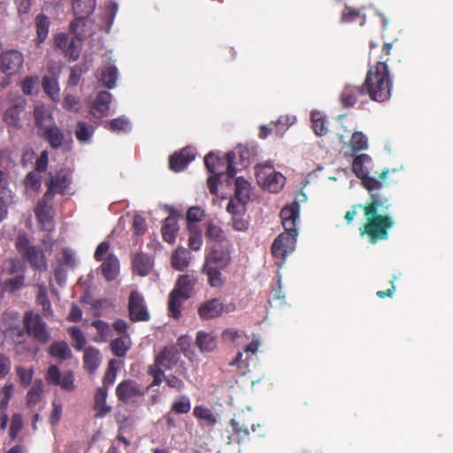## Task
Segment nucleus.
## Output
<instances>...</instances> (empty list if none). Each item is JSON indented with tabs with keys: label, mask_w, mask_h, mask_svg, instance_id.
Here are the masks:
<instances>
[{
	"label": "nucleus",
	"mask_w": 453,
	"mask_h": 453,
	"mask_svg": "<svg viewBox=\"0 0 453 453\" xmlns=\"http://www.w3.org/2000/svg\"><path fill=\"white\" fill-rule=\"evenodd\" d=\"M234 159L235 154L232 151L226 154V159L219 158L212 152L204 157L206 168L211 173L214 174L213 176H210L207 180L208 188L211 194L217 193V177H219L224 171H226V175L230 178L235 175L236 171L234 166Z\"/></svg>",
	"instance_id": "obj_5"
},
{
	"label": "nucleus",
	"mask_w": 453,
	"mask_h": 453,
	"mask_svg": "<svg viewBox=\"0 0 453 453\" xmlns=\"http://www.w3.org/2000/svg\"><path fill=\"white\" fill-rule=\"evenodd\" d=\"M46 380L49 384L59 385L63 389L72 390L73 388V374L70 371L60 372L57 365H50L46 374Z\"/></svg>",
	"instance_id": "obj_18"
},
{
	"label": "nucleus",
	"mask_w": 453,
	"mask_h": 453,
	"mask_svg": "<svg viewBox=\"0 0 453 453\" xmlns=\"http://www.w3.org/2000/svg\"><path fill=\"white\" fill-rule=\"evenodd\" d=\"M42 87L47 95L53 100H59V88L56 78L45 76L42 80Z\"/></svg>",
	"instance_id": "obj_44"
},
{
	"label": "nucleus",
	"mask_w": 453,
	"mask_h": 453,
	"mask_svg": "<svg viewBox=\"0 0 453 453\" xmlns=\"http://www.w3.org/2000/svg\"><path fill=\"white\" fill-rule=\"evenodd\" d=\"M83 362L85 369L93 373L100 366L102 357L100 351L94 348L88 347L84 350Z\"/></svg>",
	"instance_id": "obj_27"
},
{
	"label": "nucleus",
	"mask_w": 453,
	"mask_h": 453,
	"mask_svg": "<svg viewBox=\"0 0 453 453\" xmlns=\"http://www.w3.org/2000/svg\"><path fill=\"white\" fill-rule=\"evenodd\" d=\"M129 316L133 321H148L150 313L148 311L144 298L142 294L133 290L128 301Z\"/></svg>",
	"instance_id": "obj_15"
},
{
	"label": "nucleus",
	"mask_w": 453,
	"mask_h": 453,
	"mask_svg": "<svg viewBox=\"0 0 453 453\" xmlns=\"http://www.w3.org/2000/svg\"><path fill=\"white\" fill-rule=\"evenodd\" d=\"M43 383L41 380H35L27 395V403L28 407L36 405L42 397Z\"/></svg>",
	"instance_id": "obj_39"
},
{
	"label": "nucleus",
	"mask_w": 453,
	"mask_h": 453,
	"mask_svg": "<svg viewBox=\"0 0 453 453\" xmlns=\"http://www.w3.org/2000/svg\"><path fill=\"white\" fill-rule=\"evenodd\" d=\"M179 230L177 219L173 215L168 216L162 226V236L164 241L168 243H173L175 241L176 234Z\"/></svg>",
	"instance_id": "obj_28"
},
{
	"label": "nucleus",
	"mask_w": 453,
	"mask_h": 453,
	"mask_svg": "<svg viewBox=\"0 0 453 453\" xmlns=\"http://www.w3.org/2000/svg\"><path fill=\"white\" fill-rule=\"evenodd\" d=\"M14 392L12 384H6L0 390V428L5 430L8 423V416L5 413L10 399Z\"/></svg>",
	"instance_id": "obj_24"
},
{
	"label": "nucleus",
	"mask_w": 453,
	"mask_h": 453,
	"mask_svg": "<svg viewBox=\"0 0 453 453\" xmlns=\"http://www.w3.org/2000/svg\"><path fill=\"white\" fill-rule=\"evenodd\" d=\"M142 395H143V391L140 385L131 380H123L116 388L117 397L124 403L134 402L136 397Z\"/></svg>",
	"instance_id": "obj_19"
},
{
	"label": "nucleus",
	"mask_w": 453,
	"mask_h": 453,
	"mask_svg": "<svg viewBox=\"0 0 453 453\" xmlns=\"http://www.w3.org/2000/svg\"><path fill=\"white\" fill-rule=\"evenodd\" d=\"M92 326L96 329L97 334L94 341L97 342H106L111 336V328L109 324L103 320H95Z\"/></svg>",
	"instance_id": "obj_42"
},
{
	"label": "nucleus",
	"mask_w": 453,
	"mask_h": 453,
	"mask_svg": "<svg viewBox=\"0 0 453 453\" xmlns=\"http://www.w3.org/2000/svg\"><path fill=\"white\" fill-rule=\"evenodd\" d=\"M13 195L0 194V222L7 218L8 208L13 203Z\"/></svg>",
	"instance_id": "obj_56"
},
{
	"label": "nucleus",
	"mask_w": 453,
	"mask_h": 453,
	"mask_svg": "<svg viewBox=\"0 0 453 453\" xmlns=\"http://www.w3.org/2000/svg\"><path fill=\"white\" fill-rule=\"evenodd\" d=\"M191 409L190 399L187 395L179 396L173 403L172 410L178 414H186Z\"/></svg>",
	"instance_id": "obj_52"
},
{
	"label": "nucleus",
	"mask_w": 453,
	"mask_h": 453,
	"mask_svg": "<svg viewBox=\"0 0 453 453\" xmlns=\"http://www.w3.org/2000/svg\"><path fill=\"white\" fill-rule=\"evenodd\" d=\"M196 343L202 351L206 352L212 351L217 346L215 336L204 332H198L196 335Z\"/></svg>",
	"instance_id": "obj_37"
},
{
	"label": "nucleus",
	"mask_w": 453,
	"mask_h": 453,
	"mask_svg": "<svg viewBox=\"0 0 453 453\" xmlns=\"http://www.w3.org/2000/svg\"><path fill=\"white\" fill-rule=\"evenodd\" d=\"M17 374L19 376L20 383L24 387H27L31 383L32 378H33V371L31 369H26L24 367H18Z\"/></svg>",
	"instance_id": "obj_61"
},
{
	"label": "nucleus",
	"mask_w": 453,
	"mask_h": 453,
	"mask_svg": "<svg viewBox=\"0 0 453 453\" xmlns=\"http://www.w3.org/2000/svg\"><path fill=\"white\" fill-rule=\"evenodd\" d=\"M95 128L91 125L80 121L77 123L75 129V136L81 143H88L91 141Z\"/></svg>",
	"instance_id": "obj_40"
},
{
	"label": "nucleus",
	"mask_w": 453,
	"mask_h": 453,
	"mask_svg": "<svg viewBox=\"0 0 453 453\" xmlns=\"http://www.w3.org/2000/svg\"><path fill=\"white\" fill-rule=\"evenodd\" d=\"M25 186L27 188V192L35 193L39 191L41 188V180L40 176L37 172L29 173L25 178Z\"/></svg>",
	"instance_id": "obj_53"
},
{
	"label": "nucleus",
	"mask_w": 453,
	"mask_h": 453,
	"mask_svg": "<svg viewBox=\"0 0 453 453\" xmlns=\"http://www.w3.org/2000/svg\"><path fill=\"white\" fill-rule=\"evenodd\" d=\"M311 121L312 123V128L317 135L322 136L326 134V120L321 112L312 111L311 113Z\"/></svg>",
	"instance_id": "obj_43"
},
{
	"label": "nucleus",
	"mask_w": 453,
	"mask_h": 453,
	"mask_svg": "<svg viewBox=\"0 0 453 453\" xmlns=\"http://www.w3.org/2000/svg\"><path fill=\"white\" fill-rule=\"evenodd\" d=\"M343 107H352L356 104L366 102V91L363 86H353L347 84L340 96Z\"/></svg>",
	"instance_id": "obj_17"
},
{
	"label": "nucleus",
	"mask_w": 453,
	"mask_h": 453,
	"mask_svg": "<svg viewBox=\"0 0 453 453\" xmlns=\"http://www.w3.org/2000/svg\"><path fill=\"white\" fill-rule=\"evenodd\" d=\"M117 77V68L113 65H109L102 71L99 81L106 88H112L116 85Z\"/></svg>",
	"instance_id": "obj_41"
},
{
	"label": "nucleus",
	"mask_w": 453,
	"mask_h": 453,
	"mask_svg": "<svg viewBox=\"0 0 453 453\" xmlns=\"http://www.w3.org/2000/svg\"><path fill=\"white\" fill-rule=\"evenodd\" d=\"M364 86L372 100L384 102L390 98L392 80L385 62H378L368 71Z\"/></svg>",
	"instance_id": "obj_3"
},
{
	"label": "nucleus",
	"mask_w": 453,
	"mask_h": 453,
	"mask_svg": "<svg viewBox=\"0 0 453 453\" xmlns=\"http://www.w3.org/2000/svg\"><path fill=\"white\" fill-rule=\"evenodd\" d=\"M10 177L9 173L0 170V194L2 195H13L9 188Z\"/></svg>",
	"instance_id": "obj_62"
},
{
	"label": "nucleus",
	"mask_w": 453,
	"mask_h": 453,
	"mask_svg": "<svg viewBox=\"0 0 453 453\" xmlns=\"http://www.w3.org/2000/svg\"><path fill=\"white\" fill-rule=\"evenodd\" d=\"M68 333L73 342L74 349L77 350L83 349L87 343V340L81 330L77 326H71L68 329Z\"/></svg>",
	"instance_id": "obj_50"
},
{
	"label": "nucleus",
	"mask_w": 453,
	"mask_h": 453,
	"mask_svg": "<svg viewBox=\"0 0 453 453\" xmlns=\"http://www.w3.org/2000/svg\"><path fill=\"white\" fill-rule=\"evenodd\" d=\"M48 199L43 197L40 200L35 208V215L38 221L42 224L43 227L50 230L51 227V216H50V206L47 204Z\"/></svg>",
	"instance_id": "obj_29"
},
{
	"label": "nucleus",
	"mask_w": 453,
	"mask_h": 453,
	"mask_svg": "<svg viewBox=\"0 0 453 453\" xmlns=\"http://www.w3.org/2000/svg\"><path fill=\"white\" fill-rule=\"evenodd\" d=\"M111 94L107 91H100L92 105L91 113L97 118L106 116L111 110Z\"/></svg>",
	"instance_id": "obj_23"
},
{
	"label": "nucleus",
	"mask_w": 453,
	"mask_h": 453,
	"mask_svg": "<svg viewBox=\"0 0 453 453\" xmlns=\"http://www.w3.org/2000/svg\"><path fill=\"white\" fill-rule=\"evenodd\" d=\"M231 262L230 251L227 248L214 246L205 255L203 273L208 277L209 284L213 288L220 287L223 282L221 271Z\"/></svg>",
	"instance_id": "obj_4"
},
{
	"label": "nucleus",
	"mask_w": 453,
	"mask_h": 453,
	"mask_svg": "<svg viewBox=\"0 0 453 453\" xmlns=\"http://www.w3.org/2000/svg\"><path fill=\"white\" fill-rule=\"evenodd\" d=\"M34 117L36 126L42 131L54 125V119L50 110L42 104H39L35 107Z\"/></svg>",
	"instance_id": "obj_26"
},
{
	"label": "nucleus",
	"mask_w": 453,
	"mask_h": 453,
	"mask_svg": "<svg viewBox=\"0 0 453 453\" xmlns=\"http://www.w3.org/2000/svg\"><path fill=\"white\" fill-rule=\"evenodd\" d=\"M71 180V174L66 170L58 171L47 184L48 189L44 194L45 198L51 199L56 193L65 194Z\"/></svg>",
	"instance_id": "obj_16"
},
{
	"label": "nucleus",
	"mask_w": 453,
	"mask_h": 453,
	"mask_svg": "<svg viewBox=\"0 0 453 453\" xmlns=\"http://www.w3.org/2000/svg\"><path fill=\"white\" fill-rule=\"evenodd\" d=\"M96 0H73V12L75 19L71 22L73 34L80 35V28L85 26L87 18L93 13Z\"/></svg>",
	"instance_id": "obj_12"
},
{
	"label": "nucleus",
	"mask_w": 453,
	"mask_h": 453,
	"mask_svg": "<svg viewBox=\"0 0 453 453\" xmlns=\"http://www.w3.org/2000/svg\"><path fill=\"white\" fill-rule=\"evenodd\" d=\"M243 332L238 331L235 328H227L222 332V340L228 344L238 346L242 343L243 339Z\"/></svg>",
	"instance_id": "obj_46"
},
{
	"label": "nucleus",
	"mask_w": 453,
	"mask_h": 453,
	"mask_svg": "<svg viewBox=\"0 0 453 453\" xmlns=\"http://www.w3.org/2000/svg\"><path fill=\"white\" fill-rule=\"evenodd\" d=\"M372 165V158L366 154L357 156L352 162V170L361 179L362 185L369 191L380 189L383 182L369 176V169Z\"/></svg>",
	"instance_id": "obj_9"
},
{
	"label": "nucleus",
	"mask_w": 453,
	"mask_h": 453,
	"mask_svg": "<svg viewBox=\"0 0 453 453\" xmlns=\"http://www.w3.org/2000/svg\"><path fill=\"white\" fill-rule=\"evenodd\" d=\"M133 266L139 275L145 276L152 268L151 257L146 254H137L134 257Z\"/></svg>",
	"instance_id": "obj_32"
},
{
	"label": "nucleus",
	"mask_w": 453,
	"mask_h": 453,
	"mask_svg": "<svg viewBox=\"0 0 453 453\" xmlns=\"http://www.w3.org/2000/svg\"><path fill=\"white\" fill-rule=\"evenodd\" d=\"M115 360H111L109 363V368L104 377V386L102 388H105L108 389V387L112 385L117 375V370L114 366Z\"/></svg>",
	"instance_id": "obj_59"
},
{
	"label": "nucleus",
	"mask_w": 453,
	"mask_h": 453,
	"mask_svg": "<svg viewBox=\"0 0 453 453\" xmlns=\"http://www.w3.org/2000/svg\"><path fill=\"white\" fill-rule=\"evenodd\" d=\"M203 216V211L200 207H191L187 212V219L188 222H198Z\"/></svg>",
	"instance_id": "obj_64"
},
{
	"label": "nucleus",
	"mask_w": 453,
	"mask_h": 453,
	"mask_svg": "<svg viewBox=\"0 0 453 453\" xmlns=\"http://www.w3.org/2000/svg\"><path fill=\"white\" fill-rule=\"evenodd\" d=\"M50 354L60 360L71 358L72 351L65 342H55L50 345Z\"/></svg>",
	"instance_id": "obj_38"
},
{
	"label": "nucleus",
	"mask_w": 453,
	"mask_h": 453,
	"mask_svg": "<svg viewBox=\"0 0 453 453\" xmlns=\"http://www.w3.org/2000/svg\"><path fill=\"white\" fill-rule=\"evenodd\" d=\"M234 303L224 304L219 298H213L203 303L198 309V314L203 319H211L222 316L224 313L235 311Z\"/></svg>",
	"instance_id": "obj_13"
},
{
	"label": "nucleus",
	"mask_w": 453,
	"mask_h": 453,
	"mask_svg": "<svg viewBox=\"0 0 453 453\" xmlns=\"http://www.w3.org/2000/svg\"><path fill=\"white\" fill-rule=\"evenodd\" d=\"M27 105V100L22 97H17L12 105L8 108L4 113V121L13 127H20V113L25 110Z\"/></svg>",
	"instance_id": "obj_21"
},
{
	"label": "nucleus",
	"mask_w": 453,
	"mask_h": 453,
	"mask_svg": "<svg viewBox=\"0 0 453 453\" xmlns=\"http://www.w3.org/2000/svg\"><path fill=\"white\" fill-rule=\"evenodd\" d=\"M133 229L137 235H142L147 230L146 222L143 217L135 214L133 218Z\"/></svg>",
	"instance_id": "obj_60"
},
{
	"label": "nucleus",
	"mask_w": 453,
	"mask_h": 453,
	"mask_svg": "<svg viewBox=\"0 0 453 453\" xmlns=\"http://www.w3.org/2000/svg\"><path fill=\"white\" fill-rule=\"evenodd\" d=\"M189 260V251L183 247H180L173 253L172 265L179 271H183L188 267Z\"/></svg>",
	"instance_id": "obj_33"
},
{
	"label": "nucleus",
	"mask_w": 453,
	"mask_h": 453,
	"mask_svg": "<svg viewBox=\"0 0 453 453\" xmlns=\"http://www.w3.org/2000/svg\"><path fill=\"white\" fill-rule=\"evenodd\" d=\"M189 229L190 234L188 238V247L193 250H199L203 244L202 234L201 232L196 231L195 228L192 229L191 226H189Z\"/></svg>",
	"instance_id": "obj_57"
},
{
	"label": "nucleus",
	"mask_w": 453,
	"mask_h": 453,
	"mask_svg": "<svg viewBox=\"0 0 453 453\" xmlns=\"http://www.w3.org/2000/svg\"><path fill=\"white\" fill-rule=\"evenodd\" d=\"M281 223L285 232L280 234L272 245V253L275 258L280 259L279 266H282L286 257L296 249L297 230L296 223L299 220V209L297 203L285 206L280 211Z\"/></svg>",
	"instance_id": "obj_2"
},
{
	"label": "nucleus",
	"mask_w": 453,
	"mask_h": 453,
	"mask_svg": "<svg viewBox=\"0 0 453 453\" xmlns=\"http://www.w3.org/2000/svg\"><path fill=\"white\" fill-rule=\"evenodd\" d=\"M194 416L199 419H203L207 421L211 425H214L217 422V418L213 415L211 411L203 406L195 407Z\"/></svg>",
	"instance_id": "obj_54"
},
{
	"label": "nucleus",
	"mask_w": 453,
	"mask_h": 453,
	"mask_svg": "<svg viewBox=\"0 0 453 453\" xmlns=\"http://www.w3.org/2000/svg\"><path fill=\"white\" fill-rule=\"evenodd\" d=\"M24 327L29 337L35 342L45 345L51 338L47 324L38 313L27 311L23 318Z\"/></svg>",
	"instance_id": "obj_7"
},
{
	"label": "nucleus",
	"mask_w": 453,
	"mask_h": 453,
	"mask_svg": "<svg viewBox=\"0 0 453 453\" xmlns=\"http://www.w3.org/2000/svg\"><path fill=\"white\" fill-rule=\"evenodd\" d=\"M58 259L60 265H65L67 267H73L75 265L74 253L69 249H64L61 256Z\"/></svg>",
	"instance_id": "obj_58"
},
{
	"label": "nucleus",
	"mask_w": 453,
	"mask_h": 453,
	"mask_svg": "<svg viewBox=\"0 0 453 453\" xmlns=\"http://www.w3.org/2000/svg\"><path fill=\"white\" fill-rule=\"evenodd\" d=\"M130 348V342L127 337H119L111 343V349L113 354L119 357H124Z\"/></svg>",
	"instance_id": "obj_47"
},
{
	"label": "nucleus",
	"mask_w": 453,
	"mask_h": 453,
	"mask_svg": "<svg viewBox=\"0 0 453 453\" xmlns=\"http://www.w3.org/2000/svg\"><path fill=\"white\" fill-rule=\"evenodd\" d=\"M15 244L19 253L34 267L39 270L47 268L43 252L39 248L31 245L26 235H19Z\"/></svg>",
	"instance_id": "obj_10"
},
{
	"label": "nucleus",
	"mask_w": 453,
	"mask_h": 453,
	"mask_svg": "<svg viewBox=\"0 0 453 453\" xmlns=\"http://www.w3.org/2000/svg\"><path fill=\"white\" fill-rule=\"evenodd\" d=\"M340 142L344 143L348 148H349L353 152L360 151L366 150L368 147V140L367 137L362 132H355L353 133L350 141L349 143L344 142V135L339 134Z\"/></svg>",
	"instance_id": "obj_30"
},
{
	"label": "nucleus",
	"mask_w": 453,
	"mask_h": 453,
	"mask_svg": "<svg viewBox=\"0 0 453 453\" xmlns=\"http://www.w3.org/2000/svg\"><path fill=\"white\" fill-rule=\"evenodd\" d=\"M42 135L54 149H58L63 145L64 134L55 124L43 130Z\"/></svg>",
	"instance_id": "obj_31"
},
{
	"label": "nucleus",
	"mask_w": 453,
	"mask_h": 453,
	"mask_svg": "<svg viewBox=\"0 0 453 453\" xmlns=\"http://www.w3.org/2000/svg\"><path fill=\"white\" fill-rule=\"evenodd\" d=\"M205 236L207 239L219 243L226 240L224 231L219 226L212 222L206 224Z\"/></svg>",
	"instance_id": "obj_45"
},
{
	"label": "nucleus",
	"mask_w": 453,
	"mask_h": 453,
	"mask_svg": "<svg viewBox=\"0 0 453 453\" xmlns=\"http://www.w3.org/2000/svg\"><path fill=\"white\" fill-rule=\"evenodd\" d=\"M390 203L388 198L380 193H372L370 202L359 204L365 212L366 223L360 227L361 234H367L370 242L375 243L379 240L388 238V230L393 227L394 220L388 215H383L388 210Z\"/></svg>",
	"instance_id": "obj_1"
},
{
	"label": "nucleus",
	"mask_w": 453,
	"mask_h": 453,
	"mask_svg": "<svg viewBox=\"0 0 453 453\" xmlns=\"http://www.w3.org/2000/svg\"><path fill=\"white\" fill-rule=\"evenodd\" d=\"M256 175L262 188L271 193L279 192L285 185V177L280 173L275 172L271 163L257 165Z\"/></svg>",
	"instance_id": "obj_8"
},
{
	"label": "nucleus",
	"mask_w": 453,
	"mask_h": 453,
	"mask_svg": "<svg viewBox=\"0 0 453 453\" xmlns=\"http://www.w3.org/2000/svg\"><path fill=\"white\" fill-rule=\"evenodd\" d=\"M23 426L22 416L19 413L14 414L12 417L11 426L9 429V435L11 439L14 440L18 434L20 432Z\"/></svg>",
	"instance_id": "obj_55"
},
{
	"label": "nucleus",
	"mask_w": 453,
	"mask_h": 453,
	"mask_svg": "<svg viewBox=\"0 0 453 453\" xmlns=\"http://www.w3.org/2000/svg\"><path fill=\"white\" fill-rule=\"evenodd\" d=\"M37 303L42 307L43 316L47 319L53 316L50 302L47 297V290L43 287H40L37 295Z\"/></svg>",
	"instance_id": "obj_48"
},
{
	"label": "nucleus",
	"mask_w": 453,
	"mask_h": 453,
	"mask_svg": "<svg viewBox=\"0 0 453 453\" xmlns=\"http://www.w3.org/2000/svg\"><path fill=\"white\" fill-rule=\"evenodd\" d=\"M296 117L294 116H280L276 122H272L271 125H273L276 129V134L280 136H282L284 132L295 123Z\"/></svg>",
	"instance_id": "obj_51"
},
{
	"label": "nucleus",
	"mask_w": 453,
	"mask_h": 453,
	"mask_svg": "<svg viewBox=\"0 0 453 453\" xmlns=\"http://www.w3.org/2000/svg\"><path fill=\"white\" fill-rule=\"evenodd\" d=\"M193 288L192 280L188 275H181L170 294L168 310L173 318L178 319L181 312V304L189 298Z\"/></svg>",
	"instance_id": "obj_6"
},
{
	"label": "nucleus",
	"mask_w": 453,
	"mask_h": 453,
	"mask_svg": "<svg viewBox=\"0 0 453 453\" xmlns=\"http://www.w3.org/2000/svg\"><path fill=\"white\" fill-rule=\"evenodd\" d=\"M244 205L245 203H241L238 200H230L228 202V204L226 206V211L230 214L234 216H240L242 212L244 211Z\"/></svg>",
	"instance_id": "obj_63"
},
{
	"label": "nucleus",
	"mask_w": 453,
	"mask_h": 453,
	"mask_svg": "<svg viewBox=\"0 0 453 453\" xmlns=\"http://www.w3.org/2000/svg\"><path fill=\"white\" fill-rule=\"evenodd\" d=\"M250 197V185L243 178L238 177L235 180V198L241 203H246Z\"/></svg>",
	"instance_id": "obj_36"
},
{
	"label": "nucleus",
	"mask_w": 453,
	"mask_h": 453,
	"mask_svg": "<svg viewBox=\"0 0 453 453\" xmlns=\"http://www.w3.org/2000/svg\"><path fill=\"white\" fill-rule=\"evenodd\" d=\"M107 128L111 132H128L131 129V124L127 118L122 116L108 122Z\"/></svg>",
	"instance_id": "obj_49"
},
{
	"label": "nucleus",
	"mask_w": 453,
	"mask_h": 453,
	"mask_svg": "<svg viewBox=\"0 0 453 453\" xmlns=\"http://www.w3.org/2000/svg\"><path fill=\"white\" fill-rule=\"evenodd\" d=\"M180 359V352L175 346L165 347L156 357L155 365L160 369H172Z\"/></svg>",
	"instance_id": "obj_20"
},
{
	"label": "nucleus",
	"mask_w": 453,
	"mask_h": 453,
	"mask_svg": "<svg viewBox=\"0 0 453 453\" xmlns=\"http://www.w3.org/2000/svg\"><path fill=\"white\" fill-rule=\"evenodd\" d=\"M108 391L105 388H98L95 395L94 409L96 411L95 417L103 418L111 411V407L106 404Z\"/></svg>",
	"instance_id": "obj_25"
},
{
	"label": "nucleus",
	"mask_w": 453,
	"mask_h": 453,
	"mask_svg": "<svg viewBox=\"0 0 453 453\" xmlns=\"http://www.w3.org/2000/svg\"><path fill=\"white\" fill-rule=\"evenodd\" d=\"M50 19L44 14H39L35 19L36 27V45L39 46L48 37L50 28Z\"/></svg>",
	"instance_id": "obj_34"
},
{
	"label": "nucleus",
	"mask_w": 453,
	"mask_h": 453,
	"mask_svg": "<svg viewBox=\"0 0 453 453\" xmlns=\"http://www.w3.org/2000/svg\"><path fill=\"white\" fill-rule=\"evenodd\" d=\"M195 157V150L191 147H187L180 153H176L170 157V168L174 172H180L194 160Z\"/></svg>",
	"instance_id": "obj_22"
},
{
	"label": "nucleus",
	"mask_w": 453,
	"mask_h": 453,
	"mask_svg": "<svg viewBox=\"0 0 453 453\" xmlns=\"http://www.w3.org/2000/svg\"><path fill=\"white\" fill-rule=\"evenodd\" d=\"M23 63V54L17 50H7L0 56V70L7 75L17 73Z\"/></svg>",
	"instance_id": "obj_14"
},
{
	"label": "nucleus",
	"mask_w": 453,
	"mask_h": 453,
	"mask_svg": "<svg viewBox=\"0 0 453 453\" xmlns=\"http://www.w3.org/2000/svg\"><path fill=\"white\" fill-rule=\"evenodd\" d=\"M74 37L69 40L66 34L61 33L55 36V46L57 49L61 50L66 58L72 61H75L79 58L81 47L82 38L85 34L80 29V35L73 34Z\"/></svg>",
	"instance_id": "obj_11"
},
{
	"label": "nucleus",
	"mask_w": 453,
	"mask_h": 453,
	"mask_svg": "<svg viewBox=\"0 0 453 453\" xmlns=\"http://www.w3.org/2000/svg\"><path fill=\"white\" fill-rule=\"evenodd\" d=\"M101 268L107 280H114L117 277L119 269L118 258L113 255H110L103 262Z\"/></svg>",
	"instance_id": "obj_35"
}]
</instances>
